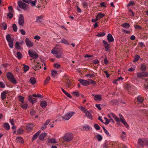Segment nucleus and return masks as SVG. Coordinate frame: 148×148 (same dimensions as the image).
Listing matches in <instances>:
<instances>
[{
  "label": "nucleus",
  "instance_id": "1",
  "mask_svg": "<svg viewBox=\"0 0 148 148\" xmlns=\"http://www.w3.org/2000/svg\"><path fill=\"white\" fill-rule=\"evenodd\" d=\"M78 81L82 85L84 86H87L91 84H95L96 83V82L91 79H89L87 80L80 78Z\"/></svg>",
  "mask_w": 148,
  "mask_h": 148
},
{
  "label": "nucleus",
  "instance_id": "2",
  "mask_svg": "<svg viewBox=\"0 0 148 148\" xmlns=\"http://www.w3.org/2000/svg\"><path fill=\"white\" fill-rule=\"evenodd\" d=\"M51 53L52 54L54 55L55 56L58 58H60L62 55V53L61 51L56 48L52 49L51 51Z\"/></svg>",
  "mask_w": 148,
  "mask_h": 148
},
{
  "label": "nucleus",
  "instance_id": "3",
  "mask_svg": "<svg viewBox=\"0 0 148 148\" xmlns=\"http://www.w3.org/2000/svg\"><path fill=\"white\" fill-rule=\"evenodd\" d=\"M75 113L74 112H68L65 114L63 116L61 117V118L64 121H68L74 115Z\"/></svg>",
  "mask_w": 148,
  "mask_h": 148
},
{
  "label": "nucleus",
  "instance_id": "4",
  "mask_svg": "<svg viewBox=\"0 0 148 148\" xmlns=\"http://www.w3.org/2000/svg\"><path fill=\"white\" fill-rule=\"evenodd\" d=\"M73 138V136L72 133H69L66 134L63 138V140L66 142H69Z\"/></svg>",
  "mask_w": 148,
  "mask_h": 148
},
{
  "label": "nucleus",
  "instance_id": "5",
  "mask_svg": "<svg viewBox=\"0 0 148 148\" xmlns=\"http://www.w3.org/2000/svg\"><path fill=\"white\" fill-rule=\"evenodd\" d=\"M147 139L144 138H140L138 139V147H143L146 145Z\"/></svg>",
  "mask_w": 148,
  "mask_h": 148
},
{
  "label": "nucleus",
  "instance_id": "6",
  "mask_svg": "<svg viewBox=\"0 0 148 148\" xmlns=\"http://www.w3.org/2000/svg\"><path fill=\"white\" fill-rule=\"evenodd\" d=\"M7 77L10 81L13 84H15L17 83L16 80L14 78L13 75L10 72H9L7 73Z\"/></svg>",
  "mask_w": 148,
  "mask_h": 148
},
{
  "label": "nucleus",
  "instance_id": "7",
  "mask_svg": "<svg viewBox=\"0 0 148 148\" xmlns=\"http://www.w3.org/2000/svg\"><path fill=\"white\" fill-rule=\"evenodd\" d=\"M6 39L8 42L9 47L12 48L13 47V40L11 39V37L10 35L7 34L6 36Z\"/></svg>",
  "mask_w": 148,
  "mask_h": 148
},
{
  "label": "nucleus",
  "instance_id": "8",
  "mask_svg": "<svg viewBox=\"0 0 148 148\" xmlns=\"http://www.w3.org/2000/svg\"><path fill=\"white\" fill-rule=\"evenodd\" d=\"M28 53L29 56L32 58L36 59L38 57V54L34 51L29 50Z\"/></svg>",
  "mask_w": 148,
  "mask_h": 148
},
{
  "label": "nucleus",
  "instance_id": "9",
  "mask_svg": "<svg viewBox=\"0 0 148 148\" xmlns=\"http://www.w3.org/2000/svg\"><path fill=\"white\" fill-rule=\"evenodd\" d=\"M18 20L19 25L20 26L23 25L24 20L23 15L22 14H20L19 15Z\"/></svg>",
  "mask_w": 148,
  "mask_h": 148
},
{
  "label": "nucleus",
  "instance_id": "10",
  "mask_svg": "<svg viewBox=\"0 0 148 148\" xmlns=\"http://www.w3.org/2000/svg\"><path fill=\"white\" fill-rule=\"evenodd\" d=\"M18 4L20 8L23 9H25L26 8L27 5L23 2L21 1H18Z\"/></svg>",
  "mask_w": 148,
  "mask_h": 148
},
{
  "label": "nucleus",
  "instance_id": "11",
  "mask_svg": "<svg viewBox=\"0 0 148 148\" xmlns=\"http://www.w3.org/2000/svg\"><path fill=\"white\" fill-rule=\"evenodd\" d=\"M25 43L28 47H31L33 46L34 44L28 38H27L25 39Z\"/></svg>",
  "mask_w": 148,
  "mask_h": 148
},
{
  "label": "nucleus",
  "instance_id": "12",
  "mask_svg": "<svg viewBox=\"0 0 148 148\" xmlns=\"http://www.w3.org/2000/svg\"><path fill=\"white\" fill-rule=\"evenodd\" d=\"M34 125L33 124H29L27 125L26 129L28 132H31L33 130Z\"/></svg>",
  "mask_w": 148,
  "mask_h": 148
},
{
  "label": "nucleus",
  "instance_id": "13",
  "mask_svg": "<svg viewBox=\"0 0 148 148\" xmlns=\"http://www.w3.org/2000/svg\"><path fill=\"white\" fill-rule=\"evenodd\" d=\"M92 95L94 97V100L96 101H100L102 99L101 96L100 95H95L92 94Z\"/></svg>",
  "mask_w": 148,
  "mask_h": 148
},
{
  "label": "nucleus",
  "instance_id": "14",
  "mask_svg": "<svg viewBox=\"0 0 148 148\" xmlns=\"http://www.w3.org/2000/svg\"><path fill=\"white\" fill-rule=\"evenodd\" d=\"M28 100L32 104L36 102L37 101L36 99L34 98L31 95L29 96Z\"/></svg>",
  "mask_w": 148,
  "mask_h": 148
},
{
  "label": "nucleus",
  "instance_id": "15",
  "mask_svg": "<svg viewBox=\"0 0 148 148\" xmlns=\"http://www.w3.org/2000/svg\"><path fill=\"white\" fill-rule=\"evenodd\" d=\"M107 38L109 42H112L114 40L112 35L110 34H108Z\"/></svg>",
  "mask_w": 148,
  "mask_h": 148
},
{
  "label": "nucleus",
  "instance_id": "16",
  "mask_svg": "<svg viewBox=\"0 0 148 148\" xmlns=\"http://www.w3.org/2000/svg\"><path fill=\"white\" fill-rule=\"evenodd\" d=\"M56 41L58 42H61L62 43L65 44L66 45H69V44L68 41L65 38H62L60 41L58 40V39L56 40Z\"/></svg>",
  "mask_w": 148,
  "mask_h": 148
},
{
  "label": "nucleus",
  "instance_id": "17",
  "mask_svg": "<svg viewBox=\"0 0 148 148\" xmlns=\"http://www.w3.org/2000/svg\"><path fill=\"white\" fill-rule=\"evenodd\" d=\"M41 132V131L39 130L38 132H37L36 133H35L33 136L32 140V141L34 140H35L39 136Z\"/></svg>",
  "mask_w": 148,
  "mask_h": 148
},
{
  "label": "nucleus",
  "instance_id": "18",
  "mask_svg": "<svg viewBox=\"0 0 148 148\" xmlns=\"http://www.w3.org/2000/svg\"><path fill=\"white\" fill-rule=\"evenodd\" d=\"M8 93V92L6 91H4L1 93V99L3 100H4L6 97V94Z\"/></svg>",
  "mask_w": 148,
  "mask_h": 148
},
{
  "label": "nucleus",
  "instance_id": "19",
  "mask_svg": "<svg viewBox=\"0 0 148 148\" xmlns=\"http://www.w3.org/2000/svg\"><path fill=\"white\" fill-rule=\"evenodd\" d=\"M90 129V127L88 125H86L82 127L81 129L83 131H87L89 130Z\"/></svg>",
  "mask_w": 148,
  "mask_h": 148
},
{
  "label": "nucleus",
  "instance_id": "20",
  "mask_svg": "<svg viewBox=\"0 0 148 148\" xmlns=\"http://www.w3.org/2000/svg\"><path fill=\"white\" fill-rule=\"evenodd\" d=\"M84 113L88 118L90 119H92V116L89 111L87 110Z\"/></svg>",
  "mask_w": 148,
  "mask_h": 148
},
{
  "label": "nucleus",
  "instance_id": "21",
  "mask_svg": "<svg viewBox=\"0 0 148 148\" xmlns=\"http://www.w3.org/2000/svg\"><path fill=\"white\" fill-rule=\"evenodd\" d=\"M29 82L31 84L34 85L36 83V80L34 77H32L30 79Z\"/></svg>",
  "mask_w": 148,
  "mask_h": 148
},
{
  "label": "nucleus",
  "instance_id": "22",
  "mask_svg": "<svg viewBox=\"0 0 148 148\" xmlns=\"http://www.w3.org/2000/svg\"><path fill=\"white\" fill-rule=\"evenodd\" d=\"M46 135L47 134L45 132L42 133L39 136V139L41 140H43Z\"/></svg>",
  "mask_w": 148,
  "mask_h": 148
},
{
  "label": "nucleus",
  "instance_id": "23",
  "mask_svg": "<svg viewBox=\"0 0 148 148\" xmlns=\"http://www.w3.org/2000/svg\"><path fill=\"white\" fill-rule=\"evenodd\" d=\"M16 142H19L21 143H23L24 142L23 138L21 136H18L16 137Z\"/></svg>",
  "mask_w": 148,
  "mask_h": 148
},
{
  "label": "nucleus",
  "instance_id": "24",
  "mask_svg": "<svg viewBox=\"0 0 148 148\" xmlns=\"http://www.w3.org/2000/svg\"><path fill=\"white\" fill-rule=\"evenodd\" d=\"M47 105V103L45 101H42L40 102V106L42 108L46 107Z\"/></svg>",
  "mask_w": 148,
  "mask_h": 148
},
{
  "label": "nucleus",
  "instance_id": "25",
  "mask_svg": "<svg viewBox=\"0 0 148 148\" xmlns=\"http://www.w3.org/2000/svg\"><path fill=\"white\" fill-rule=\"evenodd\" d=\"M110 115L115 120L116 122H118L119 121V119H118V117L114 114L112 112H111L110 113Z\"/></svg>",
  "mask_w": 148,
  "mask_h": 148
},
{
  "label": "nucleus",
  "instance_id": "26",
  "mask_svg": "<svg viewBox=\"0 0 148 148\" xmlns=\"http://www.w3.org/2000/svg\"><path fill=\"white\" fill-rule=\"evenodd\" d=\"M137 100L138 102L141 103L143 101L144 98L141 95H139L137 97Z\"/></svg>",
  "mask_w": 148,
  "mask_h": 148
},
{
  "label": "nucleus",
  "instance_id": "27",
  "mask_svg": "<svg viewBox=\"0 0 148 148\" xmlns=\"http://www.w3.org/2000/svg\"><path fill=\"white\" fill-rule=\"evenodd\" d=\"M21 107L23 109H26L27 107V103H20Z\"/></svg>",
  "mask_w": 148,
  "mask_h": 148
},
{
  "label": "nucleus",
  "instance_id": "28",
  "mask_svg": "<svg viewBox=\"0 0 148 148\" xmlns=\"http://www.w3.org/2000/svg\"><path fill=\"white\" fill-rule=\"evenodd\" d=\"M4 127L6 130H9L10 129V126L9 124L7 123H4L3 125Z\"/></svg>",
  "mask_w": 148,
  "mask_h": 148
},
{
  "label": "nucleus",
  "instance_id": "29",
  "mask_svg": "<svg viewBox=\"0 0 148 148\" xmlns=\"http://www.w3.org/2000/svg\"><path fill=\"white\" fill-rule=\"evenodd\" d=\"M7 25L6 23L5 22L3 23L1 25V27L2 29L4 30H6L7 28Z\"/></svg>",
  "mask_w": 148,
  "mask_h": 148
},
{
  "label": "nucleus",
  "instance_id": "30",
  "mask_svg": "<svg viewBox=\"0 0 148 148\" xmlns=\"http://www.w3.org/2000/svg\"><path fill=\"white\" fill-rule=\"evenodd\" d=\"M121 26L125 28L128 29L130 27V25L128 23H125L122 24Z\"/></svg>",
  "mask_w": 148,
  "mask_h": 148
},
{
  "label": "nucleus",
  "instance_id": "31",
  "mask_svg": "<svg viewBox=\"0 0 148 148\" xmlns=\"http://www.w3.org/2000/svg\"><path fill=\"white\" fill-rule=\"evenodd\" d=\"M48 142L52 143H57L55 138H51L48 140Z\"/></svg>",
  "mask_w": 148,
  "mask_h": 148
},
{
  "label": "nucleus",
  "instance_id": "32",
  "mask_svg": "<svg viewBox=\"0 0 148 148\" xmlns=\"http://www.w3.org/2000/svg\"><path fill=\"white\" fill-rule=\"evenodd\" d=\"M96 138L97 139V140L99 141H101L102 140L103 138L102 136L99 134H97L96 136Z\"/></svg>",
  "mask_w": 148,
  "mask_h": 148
},
{
  "label": "nucleus",
  "instance_id": "33",
  "mask_svg": "<svg viewBox=\"0 0 148 148\" xmlns=\"http://www.w3.org/2000/svg\"><path fill=\"white\" fill-rule=\"evenodd\" d=\"M104 16V14H103L101 13H99L98 14L97 16V18L99 19L102 18Z\"/></svg>",
  "mask_w": 148,
  "mask_h": 148
},
{
  "label": "nucleus",
  "instance_id": "34",
  "mask_svg": "<svg viewBox=\"0 0 148 148\" xmlns=\"http://www.w3.org/2000/svg\"><path fill=\"white\" fill-rule=\"evenodd\" d=\"M20 42H16V43L15 46V48L17 49H20L21 47L19 45Z\"/></svg>",
  "mask_w": 148,
  "mask_h": 148
},
{
  "label": "nucleus",
  "instance_id": "35",
  "mask_svg": "<svg viewBox=\"0 0 148 148\" xmlns=\"http://www.w3.org/2000/svg\"><path fill=\"white\" fill-rule=\"evenodd\" d=\"M29 1V4L31 3V5L32 6H35L36 3H37V0H35L33 1Z\"/></svg>",
  "mask_w": 148,
  "mask_h": 148
},
{
  "label": "nucleus",
  "instance_id": "36",
  "mask_svg": "<svg viewBox=\"0 0 148 148\" xmlns=\"http://www.w3.org/2000/svg\"><path fill=\"white\" fill-rule=\"evenodd\" d=\"M137 76L139 78L144 77L143 72H139L137 73Z\"/></svg>",
  "mask_w": 148,
  "mask_h": 148
},
{
  "label": "nucleus",
  "instance_id": "37",
  "mask_svg": "<svg viewBox=\"0 0 148 148\" xmlns=\"http://www.w3.org/2000/svg\"><path fill=\"white\" fill-rule=\"evenodd\" d=\"M140 56L138 55H136L133 60V62H135L138 61L140 58Z\"/></svg>",
  "mask_w": 148,
  "mask_h": 148
},
{
  "label": "nucleus",
  "instance_id": "38",
  "mask_svg": "<svg viewBox=\"0 0 148 148\" xmlns=\"http://www.w3.org/2000/svg\"><path fill=\"white\" fill-rule=\"evenodd\" d=\"M141 70L143 72L145 71L146 70V66L144 64H142L141 66Z\"/></svg>",
  "mask_w": 148,
  "mask_h": 148
},
{
  "label": "nucleus",
  "instance_id": "39",
  "mask_svg": "<svg viewBox=\"0 0 148 148\" xmlns=\"http://www.w3.org/2000/svg\"><path fill=\"white\" fill-rule=\"evenodd\" d=\"M19 100L21 102V103H24V97L21 96H18V97Z\"/></svg>",
  "mask_w": 148,
  "mask_h": 148
},
{
  "label": "nucleus",
  "instance_id": "40",
  "mask_svg": "<svg viewBox=\"0 0 148 148\" xmlns=\"http://www.w3.org/2000/svg\"><path fill=\"white\" fill-rule=\"evenodd\" d=\"M121 122L125 125V126L126 128H127L129 127V125L125 121V119L122 121Z\"/></svg>",
  "mask_w": 148,
  "mask_h": 148
},
{
  "label": "nucleus",
  "instance_id": "41",
  "mask_svg": "<svg viewBox=\"0 0 148 148\" xmlns=\"http://www.w3.org/2000/svg\"><path fill=\"white\" fill-rule=\"evenodd\" d=\"M16 56L18 59H20L21 58L22 55L20 52H17L16 53Z\"/></svg>",
  "mask_w": 148,
  "mask_h": 148
},
{
  "label": "nucleus",
  "instance_id": "42",
  "mask_svg": "<svg viewBox=\"0 0 148 148\" xmlns=\"http://www.w3.org/2000/svg\"><path fill=\"white\" fill-rule=\"evenodd\" d=\"M42 16H38L36 18V21L37 22H40L42 21Z\"/></svg>",
  "mask_w": 148,
  "mask_h": 148
},
{
  "label": "nucleus",
  "instance_id": "43",
  "mask_svg": "<svg viewBox=\"0 0 148 148\" xmlns=\"http://www.w3.org/2000/svg\"><path fill=\"white\" fill-rule=\"evenodd\" d=\"M119 118H118V119H119V121L118 122L121 121H122L125 119L124 118L121 114H119Z\"/></svg>",
  "mask_w": 148,
  "mask_h": 148
},
{
  "label": "nucleus",
  "instance_id": "44",
  "mask_svg": "<svg viewBox=\"0 0 148 148\" xmlns=\"http://www.w3.org/2000/svg\"><path fill=\"white\" fill-rule=\"evenodd\" d=\"M72 93L73 95V96H74L78 97L79 96V92L77 91L73 92Z\"/></svg>",
  "mask_w": 148,
  "mask_h": 148
},
{
  "label": "nucleus",
  "instance_id": "45",
  "mask_svg": "<svg viewBox=\"0 0 148 148\" xmlns=\"http://www.w3.org/2000/svg\"><path fill=\"white\" fill-rule=\"evenodd\" d=\"M57 71H56L54 70H53L51 72V75L52 76H53V77H56V76L57 75Z\"/></svg>",
  "mask_w": 148,
  "mask_h": 148
},
{
  "label": "nucleus",
  "instance_id": "46",
  "mask_svg": "<svg viewBox=\"0 0 148 148\" xmlns=\"http://www.w3.org/2000/svg\"><path fill=\"white\" fill-rule=\"evenodd\" d=\"M12 27L13 30L14 32L17 31V27L15 24H13L12 25Z\"/></svg>",
  "mask_w": 148,
  "mask_h": 148
},
{
  "label": "nucleus",
  "instance_id": "47",
  "mask_svg": "<svg viewBox=\"0 0 148 148\" xmlns=\"http://www.w3.org/2000/svg\"><path fill=\"white\" fill-rule=\"evenodd\" d=\"M71 82L70 81L68 80L66 83V86L67 88H69L70 86Z\"/></svg>",
  "mask_w": 148,
  "mask_h": 148
},
{
  "label": "nucleus",
  "instance_id": "48",
  "mask_svg": "<svg viewBox=\"0 0 148 148\" xmlns=\"http://www.w3.org/2000/svg\"><path fill=\"white\" fill-rule=\"evenodd\" d=\"M104 119L106 120V122H103V123H104L105 125H108V124L110 122V120L108 119L106 117H104Z\"/></svg>",
  "mask_w": 148,
  "mask_h": 148
},
{
  "label": "nucleus",
  "instance_id": "49",
  "mask_svg": "<svg viewBox=\"0 0 148 148\" xmlns=\"http://www.w3.org/2000/svg\"><path fill=\"white\" fill-rule=\"evenodd\" d=\"M121 138L123 140H125V138H126V134L123 131L122 132V134L121 135Z\"/></svg>",
  "mask_w": 148,
  "mask_h": 148
},
{
  "label": "nucleus",
  "instance_id": "50",
  "mask_svg": "<svg viewBox=\"0 0 148 148\" xmlns=\"http://www.w3.org/2000/svg\"><path fill=\"white\" fill-rule=\"evenodd\" d=\"M29 69V67L28 66L26 65H24V72L25 73Z\"/></svg>",
  "mask_w": 148,
  "mask_h": 148
},
{
  "label": "nucleus",
  "instance_id": "51",
  "mask_svg": "<svg viewBox=\"0 0 148 148\" xmlns=\"http://www.w3.org/2000/svg\"><path fill=\"white\" fill-rule=\"evenodd\" d=\"M13 16V14L12 13L9 12L7 16L10 19H11Z\"/></svg>",
  "mask_w": 148,
  "mask_h": 148
},
{
  "label": "nucleus",
  "instance_id": "52",
  "mask_svg": "<svg viewBox=\"0 0 148 148\" xmlns=\"http://www.w3.org/2000/svg\"><path fill=\"white\" fill-rule=\"evenodd\" d=\"M23 130L21 128H19L17 130V132L18 134H22L23 133Z\"/></svg>",
  "mask_w": 148,
  "mask_h": 148
},
{
  "label": "nucleus",
  "instance_id": "53",
  "mask_svg": "<svg viewBox=\"0 0 148 148\" xmlns=\"http://www.w3.org/2000/svg\"><path fill=\"white\" fill-rule=\"evenodd\" d=\"M94 127L95 129L97 130H99L100 129V126L97 124H94Z\"/></svg>",
  "mask_w": 148,
  "mask_h": 148
},
{
  "label": "nucleus",
  "instance_id": "54",
  "mask_svg": "<svg viewBox=\"0 0 148 148\" xmlns=\"http://www.w3.org/2000/svg\"><path fill=\"white\" fill-rule=\"evenodd\" d=\"M79 108L84 113L85 112H86V111L87 110L85 109L82 106L79 107Z\"/></svg>",
  "mask_w": 148,
  "mask_h": 148
},
{
  "label": "nucleus",
  "instance_id": "55",
  "mask_svg": "<svg viewBox=\"0 0 148 148\" xmlns=\"http://www.w3.org/2000/svg\"><path fill=\"white\" fill-rule=\"evenodd\" d=\"M134 3L132 1H130L129 3H128L127 6L129 7L131 6H132L133 5H134Z\"/></svg>",
  "mask_w": 148,
  "mask_h": 148
},
{
  "label": "nucleus",
  "instance_id": "56",
  "mask_svg": "<svg viewBox=\"0 0 148 148\" xmlns=\"http://www.w3.org/2000/svg\"><path fill=\"white\" fill-rule=\"evenodd\" d=\"M8 9L10 12L12 13L14 12V10L12 6H10L8 8Z\"/></svg>",
  "mask_w": 148,
  "mask_h": 148
},
{
  "label": "nucleus",
  "instance_id": "57",
  "mask_svg": "<svg viewBox=\"0 0 148 148\" xmlns=\"http://www.w3.org/2000/svg\"><path fill=\"white\" fill-rule=\"evenodd\" d=\"M105 35V33L104 32L101 33L100 34H98L97 35V36L102 37L104 36Z\"/></svg>",
  "mask_w": 148,
  "mask_h": 148
},
{
  "label": "nucleus",
  "instance_id": "58",
  "mask_svg": "<svg viewBox=\"0 0 148 148\" xmlns=\"http://www.w3.org/2000/svg\"><path fill=\"white\" fill-rule=\"evenodd\" d=\"M82 4L84 8H86L88 7V3L87 2H86L85 1H84L83 2Z\"/></svg>",
  "mask_w": 148,
  "mask_h": 148
},
{
  "label": "nucleus",
  "instance_id": "59",
  "mask_svg": "<svg viewBox=\"0 0 148 148\" xmlns=\"http://www.w3.org/2000/svg\"><path fill=\"white\" fill-rule=\"evenodd\" d=\"M54 66L56 68H60V65L58 63H55L54 64Z\"/></svg>",
  "mask_w": 148,
  "mask_h": 148
},
{
  "label": "nucleus",
  "instance_id": "60",
  "mask_svg": "<svg viewBox=\"0 0 148 148\" xmlns=\"http://www.w3.org/2000/svg\"><path fill=\"white\" fill-rule=\"evenodd\" d=\"M5 87V85L2 82H0V87L2 88H4Z\"/></svg>",
  "mask_w": 148,
  "mask_h": 148
},
{
  "label": "nucleus",
  "instance_id": "61",
  "mask_svg": "<svg viewBox=\"0 0 148 148\" xmlns=\"http://www.w3.org/2000/svg\"><path fill=\"white\" fill-rule=\"evenodd\" d=\"M50 79V77H48L45 80V81L44 83L45 84H47L49 81Z\"/></svg>",
  "mask_w": 148,
  "mask_h": 148
},
{
  "label": "nucleus",
  "instance_id": "62",
  "mask_svg": "<svg viewBox=\"0 0 148 148\" xmlns=\"http://www.w3.org/2000/svg\"><path fill=\"white\" fill-rule=\"evenodd\" d=\"M40 36L37 35L35 36L34 37V38L38 40H39L40 39Z\"/></svg>",
  "mask_w": 148,
  "mask_h": 148
},
{
  "label": "nucleus",
  "instance_id": "63",
  "mask_svg": "<svg viewBox=\"0 0 148 148\" xmlns=\"http://www.w3.org/2000/svg\"><path fill=\"white\" fill-rule=\"evenodd\" d=\"M21 34L22 35H24L25 34V31L23 30V29H21L20 30Z\"/></svg>",
  "mask_w": 148,
  "mask_h": 148
},
{
  "label": "nucleus",
  "instance_id": "64",
  "mask_svg": "<svg viewBox=\"0 0 148 148\" xmlns=\"http://www.w3.org/2000/svg\"><path fill=\"white\" fill-rule=\"evenodd\" d=\"M143 74L144 75V77H147L148 76V72H143Z\"/></svg>",
  "mask_w": 148,
  "mask_h": 148
}]
</instances>
